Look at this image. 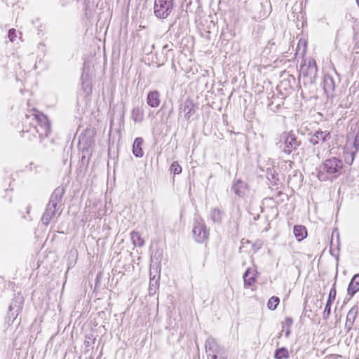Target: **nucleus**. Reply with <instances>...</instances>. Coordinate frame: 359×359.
Instances as JSON below:
<instances>
[{
	"mask_svg": "<svg viewBox=\"0 0 359 359\" xmlns=\"http://www.w3.org/2000/svg\"><path fill=\"white\" fill-rule=\"evenodd\" d=\"M280 302V299L278 297L273 296L271 297L267 303V307L270 310H275Z\"/></svg>",
	"mask_w": 359,
	"mask_h": 359,
	"instance_id": "19",
	"label": "nucleus"
},
{
	"mask_svg": "<svg viewBox=\"0 0 359 359\" xmlns=\"http://www.w3.org/2000/svg\"><path fill=\"white\" fill-rule=\"evenodd\" d=\"M289 356V352L285 348H281L276 350L275 353V358L276 359L287 358Z\"/></svg>",
	"mask_w": 359,
	"mask_h": 359,
	"instance_id": "20",
	"label": "nucleus"
},
{
	"mask_svg": "<svg viewBox=\"0 0 359 359\" xmlns=\"http://www.w3.org/2000/svg\"><path fill=\"white\" fill-rule=\"evenodd\" d=\"M192 232L196 242L202 243L208 238L209 232L201 221L195 222Z\"/></svg>",
	"mask_w": 359,
	"mask_h": 359,
	"instance_id": "6",
	"label": "nucleus"
},
{
	"mask_svg": "<svg viewBox=\"0 0 359 359\" xmlns=\"http://www.w3.org/2000/svg\"><path fill=\"white\" fill-rule=\"evenodd\" d=\"M292 323H293L292 319L290 317H287L285 318L283 323L285 325L290 327L291 326V325L292 324Z\"/></svg>",
	"mask_w": 359,
	"mask_h": 359,
	"instance_id": "25",
	"label": "nucleus"
},
{
	"mask_svg": "<svg viewBox=\"0 0 359 359\" xmlns=\"http://www.w3.org/2000/svg\"><path fill=\"white\" fill-rule=\"evenodd\" d=\"M357 1V3L359 4V0H356Z\"/></svg>",
	"mask_w": 359,
	"mask_h": 359,
	"instance_id": "30",
	"label": "nucleus"
},
{
	"mask_svg": "<svg viewBox=\"0 0 359 359\" xmlns=\"http://www.w3.org/2000/svg\"><path fill=\"white\" fill-rule=\"evenodd\" d=\"M235 193L239 196H241V191L240 190H238V189H235Z\"/></svg>",
	"mask_w": 359,
	"mask_h": 359,
	"instance_id": "27",
	"label": "nucleus"
},
{
	"mask_svg": "<svg viewBox=\"0 0 359 359\" xmlns=\"http://www.w3.org/2000/svg\"><path fill=\"white\" fill-rule=\"evenodd\" d=\"M147 102L153 108L158 107L161 103L160 94L157 90H152L148 93Z\"/></svg>",
	"mask_w": 359,
	"mask_h": 359,
	"instance_id": "10",
	"label": "nucleus"
},
{
	"mask_svg": "<svg viewBox=\"0 0 359 359\" xmlns=\"http://www.w3.org/2000/svg\"><path fill=\"white\" fill-rule=\"evenodd\" d=\"M244 284L245 287H250L255 282V271L253 269H248L243 276Z\"/></svg>",
	"mask_w": 359,
	"mask_h": 359,
	"instance_id": "14",
	"label": "nucleus"
},
{
	"mask_svg": "<svg viewBox=\"0 0 359 359\" xmlns=\"http://www.w3.org/2000/svg\"><path fill=\"white\" fill-rule=\"evenodd\" d=\"M173 6V0H155L154 15L159 19H165L172 12Z\"/></svg>",
	"mask_w": 359,
	"mask_h": 359,
	"instance_id": "2",
	"label": "nucleus"
},
{
	"mask_svg": "<svg viewBox=\"0 0 359 359\" xmlns=\"http://www.w3.org/2000/svg\"><path fill=\"white\" fill-rule=\"evenodd\" d=\"M279 143L280 148L286 154H290L297 145L295 137L289 133L282 134Z\"/></svg>",
	"mask_w": 359,
	"mask_h": 359,
	"instance_id": "4",
	"label": "nucleus"
},
{
	"mask_svg": "<svg viewBox=\"0 0 359 359\" xmlns=\"http://www.w3.org/2000/svg\"><path fill=\"white\" fill-rule=\"evenodd\" d=\"M323 88L326 94L329 95L334 92L335 89V83L332 77L329 75L324 76Z\"/></svg>",
	"mask_w": 359,
	"mask_h": 359,
	"instance_id": "12",
	"label": "nucleus"
},
{
	"mask_svg": "<svg viewBox=\"0 0 359 359\" xmlns=\"http://www.w3.org/2000/svg\"><path fill=\"white\" fill-rule=\"evenodd\" d=\"M130 236L132 242L135 245L142 246L144 245V240L142 238L139 232L132 231Z\"/></svg>",
	"mask_w": 359,
	"mask_h": 359,
	"instance_id": "17",
	"label": "nucleus"
},
{
	"mask_svg": "<svg viewBox=\"0 0 359 359\" xmlns=\"http://www.w3.org/2000/svg\"><path fill=\"white\" fill-rule=\"evenodd\" d=\"M294 234L298 241H302L306 238L307 231L306 228L302 225H297L294 226Z\"/></svg>",
	"mask_w": 359,
	"mask_h": 359,
	"instance_id": "15",
	"label": "nucleus"
},
{
	"mask_svg": "<svg viewBox=\"0 0 359 359\" xmlns=\"http://www.w3.org/2000/svg\"><path fill=\"white\" fill-rule=\"evenodd\" d=\"M143 144V140L141 137H137L133 145V153L137 158H140L143 156V151L142 146Z\"/></svg>",
	"mask_w": 359,
	"mask_h": 359,
	"instance_id": "13",
	"label": "nucleus"
},
{
	"mask_svg": "<svg viewBox=\"0 0 359 359\" xmlns=\"http://www.w3.org/2000/svg\"><path fill=\"white\" fill-rule=\"evenodd\" d=\"M170 170L175 175H178L181 173L182 170V167L179 165V163L177 161H175L172 163Z\"/></svg>",
	"mask_w": 359,
	"mask_h": 359,
	"instance_id": "23",
	"label": "nucleus"
},
{
	"mask_svg": "<svg viewBox=\"0 0 359 359\" xmlns=\"http://www.w3.org/2000/svg\"><path fill=\"white\" fill-rule=\"evenodd\" d=\"M306 65H304V66H302V67H301V72H302V74H304V75H308V74H309V73L305 74V72H304V69H305V68H306Z\"/></svg>",
	"mask_w": 359,
	"mask_h": 359,
	"instance_id": "26",
	"label": "nucleus"
},
{
	"mask_svg": "<svg viewBox=\"0 0 359 359\" xmlns=\"http://www.w3.org/2000/svg\"><path fill=\"white\" fill-rule=\"evenodd\" d=\"M343 168V162L337 158L327 159L320 167L317 175L320 181H325L332 176L338 175Z\"/></svg>",
	"mask_w": 359,
	"mask_h": 359,
	"instance_id": "1",
	"label": "nucleus"
},
{
	"mask_svg": "<svg viewBox=\"0 0 359 359\" xmlns=\"http://www.w3.org/2000/svg\"><path fill=\"white\" fill-rule=\"evenodd\" d=\"M168 45H165V46H163V49L168 48Z\"/></svg>",
	"mask_w": 359,
	"mask_h": 359,
	"instance_id": "29",
	"label": "nucleus"
},
{
	"mask_svg": "<svg viewBox=\"0 0 359 359\" xmlns=\"http://www.w3.org/2000/svg\"><path fill=\"white\" fill-rule=\"evenodd\" d=\"M330 139V133L327 130H318L310 138V142L313 144L323 143Z\"/></svg>",
	"mask_w": 359,
	"mask_h": 359,
	"instance_id": "7",
	"label": "nucleus"
},
{
	"mask_svg": "<svg viewBox=\"0 0 359 359\" xmlns=\"http://www.w3.org/2000/svg\"><path fill=\"white\" fill-rule=\"evenodd\" d=\"M290 334V330L287 329L286 331V336L287 337Z\"/></svg>",
	"mask_w": 359,
	"mask_h": 359,
	"instance_id": "28",
	"label": "nucleus"
},
{
	"mask_svg": "<svg viewBox=\"0 0 359 359\" xmlns=\"http://www.w3.org/2000/svg\"><path fill=\"white\" fill-rule=\"evenodd\" d=\"M358 313V306H353L348 311L346 316V320L345 323V328L347 332H349L354 324L355 320L357 318Z\"/></svg>",
	"mask_w": 359,
	"mask_h": 359,
	"instance_id": "8",
	"label": "nucleus"
},
{
	"mask_svg": "<svg viewBox=\"0 0 359 359\" xmlns=\"http://www.w3.org/2000/svg\"><path fill=\"white\" fill-rule=\"evenodd\" d=\"M205 350L208 359H217V355H221L223 350L216 339L213 337H208L205 342Z\"/></svg>",
	"mask_w": 359,
	"mask_h": 359,
	"instance_id": "5",
	"label": "nucleus"
},
{
	"mask_svg": "<svg viewBox=\"0 0 359 359\" xmlns=\"http://www.w3.org/2000/svg\"><path fill=\"white\" fill-rule=\"evenodd\" d=\"M348 294L353 297L357 292L359 291V274H355L352 278L348 286Z\"/></svg>",
	"mask_w": 359,
	"mask_h": 359,
	"instance_id": "11",
	"label": "nucleus"
},
{
	"mask_svg": "<svg viewBox=\"0 0 359 359\" xmlns=\"http://www.w3.org/2000/svg\"><path fill=\"white\" fill-rule=\"evenodd\" d=\"M210 216L212 221L215 223H220L222 221V212L217 208L212 209L210 212Z\"/></svg>",
	"mask_w": 359,
	"mask_h": 359,
	"instance_id": "18",
	"label": "nucleus"
},
{
	"mask_svg": "<svg viewBox=\"0 0 359 359\" xmlns=\"http://www.w3.org/2000/svg\"><path fill=\"white\" fill-rule=\"evenodd\" d=\"M131 118L135 122L141 123L144 118L143 110L139 107H134L132 110Z\"/></svg>",
	"mask_w": 359,
	"mask_h": 359,
	"instance_id": "16",
	"label": "nucleus"
},
{
	"mask_svg": "<svg viewBox=\"0 0 359 359\" xmlns=\"http://www.w3.org/2000/svg\"><path fill=\"white\" fill-rule=\"evenodd\" d=\"M57 196L55 191L51 195L50 202L48 204L47 208L41 218L44 224L47 225L50 222V219L55 215L57 212Z\"/></svg>",
	"mask_w": 359,
	"mask_h": 359,
	"instance_id": "3",
	"label": "nucleus"
},
{
	"mask_svg": "<svg viewBox=\"0 0 359 359\" xmlns=\"http://www.w3.org/2000/svg\"><path fill=\"white\" fill-rule=\"evenodd\" d=\"M308 69L311 75H316L317 72V66L314 60H310L309 61Z\"/></svg>",
	"mask_w": 359,
	"mask_h": 359,
	"instance_id": "22",
	"label": "nucleus"
},
{
	"mask_svg": "<svg viewBox=\"0 0 359 359\" xmlns=\"http://www.w3.org/2000/svg\"><path fill=\"white\" fill-rule=\"evenodd\" d=\"M40 121L43 122V125L41 126V128L44 130V133H41V135H45L47 136L50 133V123L46 116H42V118H40Z\"/></svg>",
	"mask_w": 359,
	"mask_h": 359,
	"instance_id": "21",
	"label": "nucleus"
},
{
	"mask_svg": "<svg viewBox=\"0 0 359 359\" xmlns=\"http://www.w3.org/2000/svg\"><path fill=\"white\" fill-rule=\"evenodd\" d=\"M337 291L335 289V284L333 285L332 289L330 291L327 304L323 312V318L327 319L330 315L331 305L334 302L336 298Z\"/></svg>",
	"mask_w": 359,
	"mask_h": 359,
	"instance_id": "9",
	"label": "nucleus"
},
{
	"mask_svg": "<svg viewBox=\"0 0 359 359\" xmlns=\"http://www.w3.org/2000/svg\"><path fill=\"white\" fill-rule=\"evenodd\" d=\"M8 36L11 42H14L17 38V32L15 29H10Z\"/></svg>",
	"mask_w": 359,
	"mask_h": 359,
	"instance_id": "24",
	"label": "nucleus"
}]
</instances>
